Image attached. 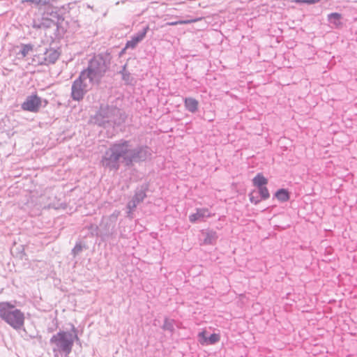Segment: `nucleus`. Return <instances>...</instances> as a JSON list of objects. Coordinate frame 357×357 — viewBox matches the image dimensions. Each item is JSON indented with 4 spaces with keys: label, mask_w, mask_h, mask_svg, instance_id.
I'll return each mask as SVG.
<instances>
[{
    "label": "nucleus",
    "mask_w": 357,
    "mask_h": 357,
    "mask_svg": "<svg viewBox=\"0 0 357 357\" xmlns=\"http://www.w3.org/2000/svg\"><path fill=\"white\" fill-rule=\"evenodd\" d=\"M151 149L147 146H138L133 148L130 140L120 139L112 144L105 152L101 159L102 165L110 171H117L120 162L130 167L134 162H140L150 158Z\"/></svg>",
    "instance_id": "1"
},
{
    "label": "nucleus",
    "mask_w": 357,
    "mask_h": 357,
    "mask_svg": "<svg viewBox=\"0 0 357 357\" xmlns=\"http://www.w3.org/2000/svg\"><path fill=\"white\" fill-rule=\"evenodd\" d=\"M111 56L109 54L94 55L88 63V66L81 73L88 77L89 83L99 84L110 66Z\"/></svg>",
    "instance_id": "2"
},
{
    "label": "nucleus",
    "mask_w": 357,
    "mask_h": 357,
    "mask_svg": "<svg viewBox=\"0 0 357 357\" xmlns=\"http://www.w3.org/2000/svg\"><path fill=\"white\" fill-rule=\"evenodd\" d=\"M78 340L77 330L72 325L70 332L59 331L52 335L50 340V343L52 345V351L54 354L60 353L67 356L71 353L74 342Z\"/></svg>",
    "instance_id": "3"
},
{
    "label": "nucleus",
    "mask_w": 357,
    "mask_h": 357,
    "mask_svg": "<svg viewBox=\"0 0 357 357\" xmlns=\"http://www.w3.org/2000/svg\"><path fill=\"white\" fill-rule=\"evenodd\" d=\"M0 317L15 330L24 326V314L8 302L0 303Z\"/></svg>",
    "instance_id": "4"
},
{
    "label": "nucleus",
    "mask_w": 357,
    "mask_h": 357,
    "mask_svg": "<svg viewBox=\"0 0 357 357\" xmlns=\"http://www.w3.org/2000/svg\"><path fill=\"white\" fill-rule=\"evenodd\" d=\"M61 20H63L59 15L56 8L47 7L41 20L33 21V28L36 29H47L52 27H58Z\"/></svg>",
    "instance_id": "5"
},
{
    "label": "nucleus",
    "mask_w": 357,
    "mask_h": 357,
    "mask_svg": "<svg viewBox=\"0 0 357 357\" xmlns=\"http://www.w3.org/2000/svg\"><path fill=\"white\" fill-rule=\"evenodd\" d=\"M120 212L114 211L109 216L104 217L100 225V231L104 236L114 238L116 234V222Z\"/></svg>",
    "instance_id": "6"
},
{
    "label": "nucleus",
    "mask_w": 357,
    "mask_h": 357,
    "mask_svg": "<svg viewBox=\"0 0 357 357\" xmlns=\"http://www.w3.org/2000/svg\"><path fill=\"white\" fill-rule=\"evenodd\" d=\"M87 79L84 74L80 73L79 77L73 82L71 86V98L73 100L79 101L84 98L89 91V86L86 82Z\"/></svg>",
    "instance_id": "7"
},
{
    "label": "nucleus",
    "mask_w": 357,
    "mask_h": 357,
    "mask_svg": "<svg viewBox=\"0 0 357 357\" xmlns=\"http://www.w3.org/2000/svg\"><path fill=\"white\" fill-rule=\"evenodd\" d=\"M112 107L101 106L100 109L91 117V121L99 126L107 127L109 125Z\"/></svg>",
    "instance_id": "8"
},
{
    "label": "nucleus",
    "mask_w": 357,
    "mask_h": 357,
    "mask_svg": "<svg viewBox=\"0 0 357 357\" xmlns=\"http://www.w3.org/2000/svg\"><path fill=\"white\" fill-rule=\"evenodd\" d=\"M147 189L148 186L146 185H142L135 190L134 196L127 204V208L129 210L128 212V216L130 215L132 212L136 208L137 206L142 202L146 198Z\"/></svg>",
    "instance_id": "9"
},
{
    "label": "nucleus",
    "mask_w": 357,
    "mask_h": 357,
    "mask_svg": "<svg viewBox=\"0 0 357 357\" xmlns=\"http://www.w3.org/2000/svg\"><path fill=\"white\" fill-rule=\"evenodd\" d=\"M41 105V98L35 94L27 96L25 101L22 104L21 107L24 111L37 112Z\"/></svg>",
    "instance_id": "10"
},
{
    "label": "nucleus",
    "mask_w": 357,
    "mask_h": 357,
    "mask_svg": "<svg viewBox=\"0 0 357 357\" xmlns=\"http://www.w3.org/2000/svg\"><path fill=\"white\" fill-rule=\"evenodd\" d=\"M126 115L121 109L112 107L111 118L109 119V126H121L125 122Z\"/></svg>",
    "instance_id": "11"
},
{
    "label": "nucleus",
    "mask_w": 357,
    "mask_h": 357,
    "mask_svg": "<svg viewBox=\"0 0 357 357\" xmlns=\"http://www.w3.org/2000/svg\"><path fill=\"white\" fill-rule=\"evenodd\" d=\"M148 30L149 26H146L142 31H139L137 34L134 35L130 40L127 41L126 47L123 50V52L125 50V49H135L137 44L144 38Z\"/></svg>",
    "instance_id": "12"
},
{
    "label": "nucleus",
    "mask_w": 357,
    "mask_h": 357,
    "mask_svg": "<svg viewBox=\"0 0 357 357\" xmlns=\"http://www.w3.org/2000/svg\"><path fill=\"white\" fill-rule=\"evenodd\" d=\"M211 216V213L207 208H197V212L189 216V220L195 223L197 221L203 220L205 218Z\"/></svg>",
    "instance_id": "13"
},
{
    "label": "nucleus",
    "mask_w": 357,
    "mask_h": 357,
    "mask_svg": "<svg viewBox=\"0 0 357 357\" xmlns=\"http://www.w3.org/2000/svg\"><path fill=\"white\" fill-rule=\"evenodd\" d=\"M203 243L206 245H212L216 242L218 234L215 231L206 230L202 231Z\"/></svg>",
    "instance_id": "14"
},
{
    "label": "nucleus",
    "mask_w": 357,
    "mask_h": 357,
    "mask_svg": "<svg viewBox=\"0 0 357 357\" xmlns=\"http://www.w3.org/2000/svg\"><path fill=\"white\" fill-rule=\"evenodd\" d=\"M43 55L45 58L47 66L54 63L59 57V53L54 49L47 50L43 53Z\"/></svg>",
    "instance_id": "15"
},
{
    "label": "nucleus",
    "mask_w": 357,
    "mask_h": 357,
    "mask_svg": "<svg viewBox=\"0 0 357 357\" xmlns=\"http://www.w3.org/2000/svg\"><path fill=\"white\" fill-rule=\"evenodd\" d=\"M184 105L188 111L195 113L198 109L199 102L193 98H185L184 100Z\"/></svg>",
    "instance_id": "16"
},
{
    "label": "nucleus",
    "mask_w": 357,
    "mask_h": 357,
    "mask_svg": "<svg viewBox=\"0 0 357 357\" xmlns=\"http://www.w3.org/2000/svg\"><path fill=\"white\" fill-rule=\"evenodd\" d=\"M199 336L202 339L200 341L202 344L208 343L210 344H213L220 340V336L216 333H213L207 337L205 336V332L203 331L199 333Z\"/></svg>",
    "instance_id": "17"
},
{
    "label": "nucleus",
    "mask_w": 357,
    "mask_h": 357,
    "mask_svg": "<svg viewBox=\"0 0 357 357\" xmlns=\"http://www.w3.org/2000/svg\"><path fill=\"white\" fill-rule=\"evenodd\" d=\"M342 15L338 13H332L328 15V21L333 24L335 28H338L342 25Z\"/></svg>",
    "instance_id": "18"
},
{
    "label": "nucleus",
    "mask_w": 357,
    "mask_h": 357,
    "mask_svg": "<svg viewBox=\"0 0 357 357\" xmlns=\"http://www.w3.org/2000/svg\"><path fill=\"white\" fill-rule=\"evenodd\" d=\"M275 197L280 202H284L289 199V193L287 190L282 188L275 192Z\"/></svg>",
    "instance_id": "19"
},
{
    "label": "nucleus",
    "mask_w": 357,
    "mask_h": 357,
    "mask_svg": "<svg viewBox=\"0 0 357 357\" xmlns=\"http://www.w3.org/2000/svg\"><path fill=\"white\" fill-rule=\"evenodd\" d=\"M252 181L254 185L257 188L264 186L268 183V180L260 173L254 177Z\"/></svg>",
    "instance_id": "20"
},
{
    "label": "nucleus",
    "mask_w": 357,
    "mask_h": 357,
    "mask_svg": "<svg viewBox=\"0 0 357 357\" xmlns=\"http://www.w3.org/2000/svg\"><path fill=\"white\" fill-rule=\"evenodd\" d=\"M33 45L31 44H22L21 46L20 51L17 53V55L21 56V58H24L27 56L29 52L32 51Z\"/></svg>",
    "instance_id": "21"
},
{
    "label": "nucleus",
    "mask_w": 357,
    "mask_h": 357,
    "mask_svg": "<svg viewBox=\"0 0 357 357\" xmlns=\"http://www.w3.org/2000/svg\"><path fill=\"white\" fill-rule=\"evenodd\" d=\"M32 63L35 66H47L43 53L34 55L32 59Z\"/></svg>",
    "instance_id": "22"
},
{
    "label": "nucleus",
    "mask_w": 357,
    "mask_h": 357,
    "mask_svg": "<svg viewBox=\"0 0 357 357\" xmlns=\"http://www.w3.org/2000/svg\"><path fill=\"white\" fill-rule=\"evenodd\" d=\"M51 0H21L22 3H29L35 6H49Z\"/></svg>",
    "instance_id": "23"
},
{
    "label": "nucleus",
    "mask_w": 357,
    "mask_h": 357,
    "mask_svg": "<svg viewBox=\"0 0 357 357\" xmlns=\"http://www.w3.org/2000/svg\"><path fill=\"white\" fill-rule=\"evenodd\" d=\"M162 329L165 331H168L170 333H173L174 331V321L172 319H169L165 318L164 324L162 326Z\"/></svg>",
    "instance_id": "24"
},
{
    "label": "nucleus",
    "mask_w": 357,
    "mask_h": 357,
    "mask_svg": "<svg viewBox=\"0 0 357 357\" xmlns=\"http://www.w3.org/2000/svg\"><path fill=\"white\" fill-rule=\"evenodd\" d=\"M258 188V193L260 195L262 199H267L270 197V194L268 192V190L266 187L262 186L259 187Z\"/></svg>",
    "instance_id": "25"
},
{
    "label": "nucleus",
    "mask_w": 357,
    "mask_h": 357,
    "mask_svg": "<svg viewBox=\"0 0 357 357\" xmlns=\"http://www.w3.org/2000/svg\"><path fill=\"white\" fill-rule=\"evenodd\" d=\"M195 20H178V21H174V22H169L166 23V25L168 26H176L178 24H190L193 22H195Z\"/></svg>",
    "instance_id": "26"
},
{
    "label": "nucleus",
    "mask_w": 357,
    "mask_h": 357,
    "mask_svg": "<svg viewBox=\"0 0 357 357\" xmlns=\"http://www.w3.org/2000/svg\"><path fill=\"white\" fill-rule=\"evenodd\" d=\"M83 250V246L80 242L77 243L72 250V255H73L74 257H76L77 255H79L82 251Z\"/></svg>",
    "instance_id": "27"
},
{
    "label": "nucleus",
    "mask_w": 357,
    "mask_h": 357,
    "mask_svg": "<svg viewBox=\"0 0 357 357\" xmlns=\"http://www.w3.org/2000/svg\"><path fill=\"white\" fill-rule=\"evenodd\" d=\"M122 79L124 80L127 84L131 83L132 77L131 75L129 72L127 73H123L122 75Z\"/></svg>",
    "instance_id": "28"
},
{
    "label": "nucleus",
    "mask_w": 357,
    "mask_h": 357,
    "mask_svg": "<svg viewBox=\"0 0 357 357\" xmlns=\"http://www.w3.org/2000/svg\"><path fill=\"white\" fill-rule=\"evenodd\" d=\"M255 192H251L250 195H249V198H250V201L255 204H257L258 203H259L260 202V199L258 198V197L257 196H255Z\"/></svg>",
    "instance_id": "29"
},
{
    "label": "nucleus",
    "mask_w": 357,
    "mask_h": 357,
    "mask_svg": "<svg viewBox=\"0 0 357 357\" xmlns=\"http://www.w3.org/2000/svg\"><path fill=\"white\" fill-rule=\"evenodd\" d=\"M296 2L312 4V3H314V0H296Z\"/></svg>",
    "instance_id": "30"
},
{
    "label": "nucleus",
    "mask_w": 357,
    "mask_h": 357,
    "mask_svg": "<svg viewBox=\"0 0 357 357\" xmlns=\"http://www.w3.org/2000/svg\"><path fill=\"white\" fill-rule=\"evenodd\" d=\"M128 71L126 70V65H124L123 67H122V70H120L119 73L121 74V75H123V73H127Z\"/></svg>",
    "instance_id": "31"
},
{
    "label": "nucleus",
    "mask_w": 357,
    "mask_h": 357,
    "mask_svg": "<svg viewBox=\"0 0 357 357\" xmlns=\"http://www.w3.org/2000/svg\"><path fill=\"white\" fill-rule=\"evenodd\" d=\"M319 0H314V3L318 2Z\"/></svg>",
    "instance_id": "32"
}]
</instances>
